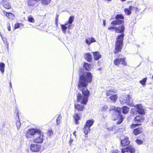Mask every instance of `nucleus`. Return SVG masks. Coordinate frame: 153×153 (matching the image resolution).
<instances>
[{"mask_svg":"<svg viewBox=\"0 0 153 153\" xmlns=\"http://www.w3.org/2000/svg\"><path fill=\"white\" fill-rule=\"evenodd\" d=\"M79 78L78 84V89L81 91L82 95L78 93L76 95V101L81 104L86 105L90 95V92L87 87L88 83L92 81V75L90 72H85L81 68L79 70Z\"/></svg>","mask_w":153,"mask_h":153,"instance_id":"obj_1","label":"nucleus"},{"mask_svg":"<svg viewBox=\"0 0 153 153\" xmlns=\"http://www.w3.org/2000/svg\"><path fill=\"white\" fill-rule=\"evenodd\" d=\"M116 20L112 21L111 23L112 26L108 27V30L111 31L114 30L116 33H121L117 35L116 38V41L114 45V53L117 54L122 52L123 46V40L125 35L124 34L125 30V27L123 25L118 27H115L117 25H120L124 23V16L122 14H117L115 17Z\"/></svg>","mask_w":153,"mask_h":153,"instance_id":"obj_2","label":"nucleus"},{"mask_svg":"<svg viewBox=\"0 0 153 153\" xmlns=\"http://www.w3.org/2000/svg\"><path fill=\"white\" fill-rule=\"evenodd\" d=\"M120 56H122V55L119 54L117 56V57L114 59L113 61L114 64L118 67H120V65L123 66H128L126 57L120 58Z\"/></svg>","mask_w":153,"mask_h":153,"instance_id":"obj_3","label":"nucleus"},{"mask_svg":"<svg viewBox=\"0 0 153 153\" xmlns=\"http://www.w3.org/2000/svg\"><path fill=\"white\" fill-rule=\"evenodd\" d=\"M145 117L142 114L138 115L136 116L134 119L136 124L132 123L130 126V128L131 129H134L137 126L141 125V123L143 122L145 120Z\"/></svg>","mask_w":153,"mask_h":153,"instance_id":"obj_4","label":"nucleus"},{"mask_svg":"<svg viewBox=\"0 0 153 153\" xmlns=\"http://www.w3.org/2000/svg\"><path fill=\"white\" fill-rule=\"evenodd\" d=\"M37 136L33 140V142L35 143L41 144L42 143L44 140L45 136L43 133L39 129L36 134Z\"/></svg>","mask_w":153,"mask_h":153,"instance_id":"obj_5","label":"nucleus"},{"mask_svg":"<svg viewBox=\"0 0 153 153\" xmlns=\"http://www.w3.org/2000/svg\"><path fill=\"white\" fill-rule=\"evenodd\" d=\"M112 118L113 120L115 121L117 120V124H121L123 122L124 119V117L121 114V112L120 113H117L115 114H112Z\"/></svg>","mask_w":153,"mask_h":153,"instance_id":"obj_6","label":"nucleus"},{"mask_svg":"<svg viewBox=\"0 0 153 153\" xmlns=\"http://www.w3.org/2000/svg\"><path fill=\"white\" fill-rule=\"evenodd\" d=\"M39 129V128H31L29 129L25 133V137L27 139L31 138L33 136L36 135Z\"/></svg>","mask_w":153,"mask_h":153,"instance_id":"obj_7","label":"nucleus"},{"mask_svg":"<svg viewBox=\"0 0 153 153\" xmlns=\"http://www.w3.org/2000/svg\"><path fill=\"white\" fill-rule=\"evenodd\" d=\"M123 138L120 139V144L122 146H125L128 145L130 143V141L128 137L123 136Z\"/></svg>","mask_w":153,"mask_h":153,"instance_id":"obj_8","label":"nucleus"},{"mask_svg":"<svg viewBox=\"0 0 153 153\" xmlns=\"http://www.w3.org/2000/svg\"><path fill=\"white\" fill-rule=\"evenodd\" d=\"M136 111L140 114L144 115L145 114L144 109L142 105L141 104H137L134 106Z\"/></svg>","mask_w":153,"mask_h":153,"instance_id":"obj_9","label":"nucleus"},{"mask_svg":"<svg viewBox=\"0 0 153 153\" xmlns=\"http://www.w3.org/2000/svg\"><path fill=\"white\" fill-rule=\"evenodd\" d=\"M41 146L39 145L36 144H31L30 146V150L33 152H39Z\"/></svg>","mask_w":153,"mask_h":153,"instance_id":"obj_10","label":"nucleus"},{"mask_svg":"<svg viewBox=\"0 0 153 153\" xmlns=\"http://www.w3.org/2000/svg\"><path fill=\"white\" fill-rule=\"evenodd\" d=\"M85 108V106L83 105H81L79 104H74V112H80L83 111Z\"/></svg>","mask_w":153,"mask_h":153,"instance_id":"obj_11","label":"nucleus"},{"mask_svg":"<svg viewBox=\"0 0 153 153\" xmlns=\"http://www.w3.org/2000/svg\"><path fill=\"white\" fill-rule=\"evenodd\" d=\"M134 128L133 131V133L135 136L141 134L143 132V129L142 127H138Z\"/></svg>","mask_w":153,"mask_h":153,"instance_id":"obj_12","label":"nucleus"},{"mask_svg":"<svg viewBox=\"0 0 153 153\" xmlns=\"http://www.w3.org/2000/svg\"><path fill=\"white\" fill-rule=\"evenodd\" d=\"M110 111H114V112L112 114L115 113H120L121 110V108L119 107H116L114 105L111 106L110 108Z\"/></svg>","mask_w":153,"mask_h":153,"instance_id":"obj_13","label":"nucleus"},{"mask_svg":"<svg viewBox=\"0 0 153 153\" xmlns=\"http://www.w3.org/2000/svg\"><path fill=\"white\" fill-rule=\"evenodd\" d=\"M16 126L17 127V128L18 130H19L20 128V126L21 125V123L20 122L19 119V116L18 113V111H16Z\"/></svg>","mask_w":153,"mask_h":153,"instance_id":"obj_14","label":"nucleus"},{"mask_svg":"<svg viewBox=\"0 0 153 153\" xmlns=\"http://www.w3.org/2000/svg\"><path fill=\"white\" fill-rule=\"evenodd\" d=\"M116 92V90L114 88L110 90H107L105 91V94L107 96H111Z\"/></svg>","mask_w":153,"mask_h":153,"instance_id":"obj_15","label":"nucleus"},{"mask_svg":"<svg viewBox=\"0 0 153 153\" xmlns=\"http://www.w3.org/2000/svg\"><path fill=\"white\" fill-rule=\"evenodd\" d=\"M92 53L93 54L94 59L95 60H98L101 58L102 56L98 52L96 51L93 52Z\"/></svg>","mask_w":153,"mask_h":153,"instance_id":"obj_16","label":"nucleus"},{"mask_svg":"<svg viewBox=\"0 0 153 153\" xmlns=\"http://www.w3.org/2000/svg\"><path fill=\"white\" fill-rule=\"evenodd\" d=\"M85 42L88 45H89L92 43L96 42V40L94 37H91L86 39Z\"/></svg>","mask_w":153,"mask_h":153,"instance_id":"obj_17","label":"nucleus"},{"mask_svg":"<svg viewBox=\"0 0 153 153\" xmlns=\"http://www.w3.org/2000/svg\"><path fill=\"white\" fill-rule=\"evenodd\" d=\"M92 65L90 64L84 62L83 64V67L86 71H89L91 68Z\"/></svg>","mask_w":153,"mask_h":153,"instance_id":"obj_18","label":"nucleus"},{"mask_svg":"<svg viewBox=\"0 0 153 153\" xmlns=\"http://www.w3.org/2000/svg\"><path fill=\"white\" fill-rule=\"evenodd\" d=\"M41 0H28L27 4L29 6H32L36 3L40 1Z\"/></svg>","mask_w":153,"mask_h":153,"instance_id":"obj_19","label":"nucleus"},{"mask_svg":"<svg viewBox=\"0 0 153 153\" xmlns=\"http://www.w3.org/2000/svg\"><path fill=\"white\" fill-rule=\"evenodd\" d=\"M74 119V121L76 124L78 125L79 123L78 121L80 120V118L79 115L77 113H75L73 116Z\"/></svg>","mask_w":153,"mask_h":153,"instance_id":"obj_20","label":"nucleus"},{"mask_svg":"<svg viewBox=\"0 0 153 153\" xmlns=\"http://www.w3.org/2000/svg\"><path fill=\"white\" fill-rule=\"evenodd\" d=\"M118 97L117 95V94H115L110 96L109 98L111 102L115 103L117 101Z\"/></svg>","mask_w":153,"mask_h":153,"instance_id":"obj_21","label":"nucleus"},{"mask_svg":"<svg viewBox=\"0 0 153 153\" xmlns=\"http://www.w3.org/2000/svg\"><path fill=\"white\" fill-rule=\"evenodd\" d=\"M94 122V121L93 120H88L86 121L84 126L90 128L93 125Z\"/></svg>","mask_w":153,"mask_h":153,"instance_id":"obj_22","label":"nucleus"},{"mask_svg":"<svg viewBox=\"0 0 153 153\" xmlns=\"http://www.w3.org/2000/svg\"><path fill=\"white\" fill-rule=\"evenodd\" d=\"M85 58L88 62H91L92 59L91 55L89 53H85Z\"/></svg>","mask_w":153,"mask_h":153,"instance_id":"obj_23","label":"nucleus"},{"mask_svg":"<svg viewBox=\"0 0 153 153\" xmlns=\"http://www.w3.org/2000/svg\"><path fill=\"white\" fill-rule=\"evenodd\" d=\"M127 152L130 153H134L135 152L134 148L131 145H129L126 147Z\"/></svg>","mask_w":153,"mask_h":153,"instance_id":"obj_24","label":"nucleus"},{"mask_svg":"<svg viewBox=\"0 0 153 153\" xmlns=\"http://www.w3.org/2000/svg\"><path fill=\"white\" fill-rule=\"evenodd\" d=\"M74 19V17L73 16H71L70 17L68 22L66 23H68V24H69V25L68 26V29H71L70 27L71 26V24H72V22H73Z\"/></svg>","mask_w":153,"mask_h":153,"instance_id":"obj_25","label":"nucleus"},{"mask_svg":"<svg viewBox=\"0 0 153 153\" xmlns=\"http://www.w3.org/2000/svg\"><path fill=\"white\" fill-rule=\"evenodd\" d=\"M122 113L125 114L128 113L129 110V108L126 106H124L122 107Z\"/></svg>","mask_w":153,"mask_h":153,"instance_id":"obj_26","label":"nucleus"},{"mask_svg":"<svg viewBox=\"0 0 153 153\" xmlns=\"http://www.w3.org/2000/svg\"><path fill=\"white\" fill-rule=\"evenodd\" d=\"M83 132L85 135H87L90 131V128L84 126L83 128Z\"/></svg>","mask_w":153,"mask_h":153,"instance_id":"obj_27","label":"nucleus"},{"mask_svg":"<svg viewBox=\"0 0 153 153\" xmlns=\"http://www.w3.org/2000/svg\"><path fill=\"white\" fill-rule=\"evenodd\" d=\"M130 97L129 95H127L123 99L124 102L127 105L130 103Z\"/></svg>","mask_w":153,"mask_h":153,"instance_id":"obj_28","label":"nucleus"},{"mask_svg":"<svg viewBox=\"0 0 153 153\" xmlns=\"http://www.w3.org/2000/svg\"><path fill=\"white\" fill-rule=\"evenodd\" d=\"M68 25V23H65L64 25H61V29L62 31L63 32L65 33H66V30L67 29V27L66 25Z\"/></svg>","mask_w":153,"mask_h":153,"instance_id":"obj_29","label":"nucleus"},{"mask_svg":"<svg viewBox=\"0 0 153 153\" xmlns=\"http://www.w3.org/2000/svg\"><path fill=\"white\" fill-rule=\"evenodd\" d=\"M2 3L3 6L5 8L8 9L10 8L9 4L8 3H7L6 1H3Z\"/></svg>","mask_w":153,"mask_h":153,"instance_id":"obj_30","label":"nucleus"},{"mask_svg":"<svg viewBox=\"0 0 153 153\" xmlns=\"http://www.w3.org/2000/svg\"><path fill=\"white\" fill-rule=\"evenodd\" d=\"M4 67L5 65L4 63L3 62L0 63V70L2 73H3L4 72Z\"/></svg>","mask_w":153,"mask_h":153,"instance_id":"obj_31","label":"nucleus"},{"mask_svg":"<svg viewBox=\"0 0 153 153\" xmlns=\"http://www.w3.org/2000/svg\"><path fill=\"white\" fill-rule=\"evenodd\" d=\"M147 78L145 77L142 80L140 81V83L143 85H145V83L146 82Z\"/></svg>","mask_w":153,"mask_h":153,"instance_id":"obj_32","label":"nucleus"},{"mask_svg":"<svg viewBox=\"0 0 153 153\" xmlns=\"http://www.w3.org/2000/svg\"><path fill=\"white\" fill-rule=\"evenodd\" d=\"M51 1V0H42L41 3L45 5L49 4Z\"/></svg>","mask_w":153,"mask_h":153,"instance_id":"obj_33","label":"nucleus"},{"mask_svg":"<svg viewBox=\"0 0 153 153\" xmlns=\"http://www.w3.org/2000/svg\"><path fill=\"white\" fill-rule=\"evenodd\" d=\"M47 134L49 137H51L53 135V132L52 129H48L47 133Z\"/></svg>","mask_w":153,"mask_h":153,"instance_id":"obj_34","label":"nucleus"},{"mask_svg":"<svg viewBox=\"0 0 153 153\" xmlns=\"http://www.w3.org/2000/svg\"><path fill=\"white\" fill-rule=\"evenodd\" d=\"M125 13L128 15H130L131 13V11L128 8H125L124 9Z\"/></svg>","mask_w":153,"mask_h":153,"instance_id":"obj_35","label":"nucleus"},{"mask_svg":"<svg viewBox=\"0 0 153 153\" xmlns=\"http://www.w3.org/2000/svg\"><path fill=\"white\" fill-rule=\"evenodd\" d=\"M62 117L60 115H59L56 119L57 125H59L60 122Z\"/></svg>","mask_w":153,"mask_h":153,"instance_id":"obj_36","label":"nucleus"},{"mask_svg":"<svg viewBox=\"0 0 153 153\" xmlns=\"http://www.w3.org/2000/svg\"><path fill=\"white\" fill-rule=\"evenodd\" d=\"M28 20L30 22L34 23L35 20L34 19L32 16H29L28 17Z\"/></svg>","mask_w":153,"mask_h":153,"instance_id":"obj_37","label":"nucleus"},{"mask_svg":"<svg viewBox=\"0 0 153 153\" xmlns=\"http://www.w3.org/2000/svg\"><path fill=\"white\" fill-rule=\"evenodd\" d=\"M135 142L139 145L142 144L143 143V142L142 140L137 139L135 140Z\"/></svg>","mask_w":153,"mask_h":153,"instance_id":"obj_38","label":"nucleus"},{"mask_svg":"<svg viewBox=\"0 0 153 153\" xmlns=\"http://www.w3.org/2000/svg\"><path fill=\"white\" fill-rule=\"evenodd\" d=\"M20 24L19 23H17L15 24L14 29H16L18 28L19 27Z\"/></svg>","mask_w":153,"mask_h":153,"instance_id":"obj_39","label":"nucleus"},{"mask_svg":"<svg viewBox=\"0 0 153 153\" xmlns=\"http://www.w3.org/2000/svg\"><path fill=\"white\" fill-rule=\"evenodd\" d=\"M121 152L122 153H124L125 152H127V147L121 149Z\"/></svg>","mask_w":153,"mask_h":153,"instance_id":"obj_40","label":"nucleus"},{"mask_svg":"<svg viewBox=\"0 0 153 153\" xmlns=\"http://www.w3.org/2000/svg\"><path fill=\"white\" fill-rule=\"evenodd\" d=\"M3 12L4 14L6 16H7V17L9 16L10 15V13L6 12V11L4 10H3Z\"/></svg>","mask_w":153,"mask_h":153,"instance_id":"obj_41","label":"nucleus"},{"mask_svg":"<svg viewBox=\"0 0 153 153\" xmlns=\"http://www.w3.org/2000/svg\"><path fill=\"white\" fill-rule=\"evenodd\" d=\"M10 17L12 19H15V16L13 14L10 13Z\"/></svg>","mask_w":153,"mask_h":153,"instance_id":"obj_42","label":"nucleus"},{"mask_svg":"<svg viewBox=\"0 0 153 153\" xmlns=\"http://www.w3.org/2000/svg\"><path fill=\"white\" fill-rule=\"evenodd\" d=\"M135 11V13H137L139 12V10L137 7H135L134 8Z\"/></svg>","mask_w":153,"mask_h":153,"instance_id":"obj_43","label":"nucleus"},{"mask_svg":"<svg viewBox=\"0 0 153 153\" xmlns=\"http://www.w3.org/2000/svg\"><path fill=\"white\" fill-rule=\"evenodd\" d=\"M59 15H57L55 17V22H58V20Z\"/></svg>","mask_w":153,"mask_h":153,"instance_id":"obj_44","label":"nucleus"},{"mask_svg":"<svg viewBox=\"0 0 153 153\" xmlns=\"http://www.w3.org/2000/svg\"><path fill=\"white\" fill-rule=\"evenodd\" d=\"M132 7H133L132 6H129V10H130V11L131 10H132Z\"/></svg>","mask_w":153,"mask_h":153,"instance_id":"obj_45","label":"nucleus"},{"mask_svg":"<svg viewBox=\"0 0 153 153\" xmlns=\"http://www.w3.org/2000/svg\"><path fill=\"white\" fill-rule=\"evenodd\" d=\"M55 24L57 26L58 25V22H55Z\"/></svg>","mask_w":153,"mask_h":153,"instance_id":"obj_46","label":"nucleus"},{"mask_svg":"<svg viewBox=\"0 0 153 153\" xmlns=\"http://www.w3.org/2000/svg\"><path fill=\"white\" fill-rule=\"evenodd\" d=\"M76 132V131H75L74 132V133H73V134L74 135L76 136V134H75V133Z\"/></svg>","mask_w":153,"mask_h":153,"instance_id":"obj_47","label":"nucleus"},{"mask_svg":"<svg viewBox=\"0 0 153 153\" xmlns=\"http://www.w3.org/2000/svg\"><path fill=\"white\" fill-rule=\"evenodd\" d=\"M7 28H8V30L9 31H10V27H7Z\"/></svg>","mask_w":153,"mask_h":153,"instance_id":"obj_48","label":"nucleus"},{"mask_svg":"<svg viewBox=\"0 0 153 153\" xmlns=\"http://www.w3.org/2000/svg\"><path fill=\"white\" fill-rule=\"evenodd\" d=\"M107 1H112V0H107Z\"/></svg>","mask_w":153,"mask_h":153,"instance_id":"obj_49","label":"nucleus"},{"mask_svg":"<svg viewBox=\"0 0 153 153\" xmlns=\"http://www.w3.org/2000/svg\"><path fill=\"white\" fill-rule=\"evenodd\" d=\"M152 126H153V122L152 123Z\"/></svg>","mask_w":153,"mask_h":153,"instance_id":"obj_50","label":"nucleus"},{"mask_svg":"<svg viewBox=\"0 0 153 153\" xmlns=\"http://www.w3.org/2000/svg\"><path fill=\"white\" fill-rule=\"evenodd\" d=\"M70 144H71L72 143V141H70Z\"/></svg>","mask_w":153,"mask_h":153,"instance_id":"obj_51","label":"nucleus"},{"mask_svg":"<svg viewBox=\"0 0 153 153\" xmlns=\"http://www.w3.org/2000/svg\"><path fill=\"white\" fill-rule=\"evenodd\" d=\"M10 87L11 86V83H10Z\"/></svg>","mask_w":153,"mask_h":153,"instance_id":"obj_52","label":"nucleus"},{"mask_svg":"<svg viewBox=\"0 0 153 153\" xmlns=\"http://www.w3.org/2000/svg\"><path fill=\"white\" fill-rule=\"evenodd\" d=\"M116 153H117V152Z\"/></svg>","mask_w":153,"mask_h":153,"instance_id":"obj_53","label":"nucleus"}]
</instances>
